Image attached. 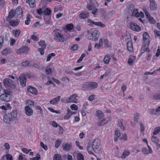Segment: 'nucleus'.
Wrapping results in <instances>:
<instances>
[{
    "label": "nucleus",
    "mask_w": 160,
    "mask_h": 160,
    "mask_svg": "<svg viewBox=\"0 0 160 160\" xmlns=\"http://www.w3.org/2000/svg\"><path fill=\"white\" fill-rule=\"evenodd\" d=\"M17 112L14 111L10 113L5 115L3 117V121L7 124H9L11 122L14 120L17 117Z\"/></svg>",
    "instance_id": "nucleus-1"
},
{
    "label": "nucleus",
    "mask_w": 160,
    "mask_h": 160,
    "mask_svg": "<svg viewBox=\"0 0 160 160\" xmlns=\"http://www.w3.org/2000/svg\"><path fill=\"white\" fill-rule=\"evenodd\" d=\"M3 84L5 87L11 90L15 88L16 85L14 81L9 78H5L3 80Z\"/></svg>",
    "instance_id": "nucleus-2"
},
{
    "label": "nucleus",
    "mask_w": 160,
    "mask_h": 160,
    "mask_svg": "<svg viewBox=\"0 0 160 160\" xmlns=\"http://www.w3.org/2000/svg\"><path fill=\"white\" fill-rule=\"evenodd\" d=\"M88 38L90 40H92L94 41L98 40L99 36V33L98 31H94L92 32H90V31H87Z\"/></svg>",
    "instance_id": "nucleus-3"
},
{
    "label": "nucleus",
    "mask_w": 160,
    "mask_h": 160,
    "mask_svg": "<svg viewBox=\"0 0 160 160\" xmlns=\"http://www.w3.org/2000/svg\"><path fill=\"white\" fill-rule=\"evenodd\" d=\"M43 13L46 16H49L48 18V20H47L46 18L44 17V19L45 20V22L46 24H49L50 23V20L51 18V10L48 8H45L43 12Z\"/></svg>",
    "instance_id": "nucleus-4"
},
{
    "label": "nucleus",
    "mask_w": 160,
    "mask_h": 160,
    "mask_svg": "<svg viewBox=\"0 0 160 160\" xmlns=\"http://www.w3.org/2000/svg\"><path fill=\"white\" fill-rule=\"evenodd\" d=\"M100 146V143L98 139H95L92 143V147L93 150L95 152L97 150H98L99 147Z\"/></svg>",
    "instance_id": "nucleus-5"
},
{
    "label": "nucleus",
    "mask_w": 160,
    "mask_h": 160,
    "mask_svg": "<svg viewBox=\"0 0 160 160\" xmlns=\"http://www.w3.org/2000/svg\"><path fill=\"white\" fill-rule=\"evenodd\" d=\"M24 74H22L19 77V81L20 84L23 87H25L26 85V78Z\"/></svg>",
    "instance_id": "nucleus-6"
},
{
    "label": "nucleus",
    "mask_w": 160,
    "mask_h": 160,
    "mask_svg": "<svg viewBox=\"0 0 160 160\" xmlns=\"http://www.w3.org/2000/svg\"><path fill=\"white\" fill-rule=\"evenodd\" d=\"M29 50V48L27 46H23L22 47L17 51V53L18 54L27 53L28 52Z\"/></svg>",
    "instance_id": "nucleus-7"
},
{
    "label": "nucleus",
    "mask_w": 160,
    "mask_h": 160,
    "mask_svg": "<svg viewBox=\"0 0 160 160\" xmlns=\"http://www.w3.org/2000/svg\"><path fill=\"white\" fill-rule=\"evenodd\" d=\"M54 39L57 42H63L64 40V39L61 34L59 33H56L55 34Z\"/></svg>",
    "instance_id": "nucleus-8"
},
{
    "label": "nucleus",
    "mask_w": 160,
    "mask_h": 160,
    "mask_svg": "<svg viewBox=\"0 0 160 160\" xmlns=\"http://www.w3.org/2000/svg\"><path fill=\"white\" fill-rule=\"evenodd\" d=\"M14 12L15 15H17L18 18H20L22 17L23 11L20 7L17 8Z\"/></svg>",
    "instance_id": "nucleus-9"
},
{
    "label": "nucleus",
    "mask_w": 160,
    "mask_h": 160,
    "mask_svg": "<svg viewBox=\"0 0 160 160\" xmlns=\"http://www.w3.org/2000/svg\"><path fill=\"white\" fill-rule=\"evenodd\" d=\"M10 96L9 94H3L0 96L1 100L4 102H8L10 99Z\"/></svg>",
    "instance_id": "nucleus-10"
},
{
    "label": "nucleus",
    "mask_w": 160,
    "mask_h": 160,
    "mask_svg": "<svg viewBox=\"0 0 160 160\" xmlns=\"http://www.w3.org/2000/svg\"><path fill=\"white\" fill-rule=\"evenodd\" d=\"M63 150L66 152L69 151L72 147V145L68 143H63L62 144Z\"/></svg>",
    "instance_id": "nucleus-11"
},
{
    "label": "nucleus",
    "mask_w": 160,
    "mask_h": 160,
    "mask_svg": "<svg viewBox=\"0 0 160 160\" xmlns=\"http://www.w3.org/2000/svg\"><path fill=\"white\" fill-rule=\"evenodd\" d=\"M27 91L33 94L37 95L38 94V92L36 88L32 87V86H29L28 87Z\"/></svg>",
    "instance_id": "nucleus-12"
},
{
    "label": "nucleus",
    "mask_w": 160,
    "mask_h": 160,
    "mask_svg": "<svg viewBox=\"0 0 160 160\" xmlns=\"http://www.w3.org/2000/svg\"><path fill=\"white\" fill-rule=\"evenodd\" d=\"M143 40L144 43H146L147 44H150L149 37L148 34L146 32L143 34Z\"/></svg>",
    "instance_id": "nucleus-13"
},
{
    "label": "nucleus",
    "mask_w": 160,
    "mask_h": 160,
    "mask_svg": "<svg viewBox=\"0 0 160 160\" xmlns=\"http://www.w3.org/2000/svg\"><path fill=\"white\" fill-rule=\"evenodd\" d=\"M128 42H127V45L128 50L130 52L133 50L132 43L130 38H128Z\"/></svg>",
    "instance_id": "nucleus-14"
},
{
    "label": "nucleus",
    "mask_w": 160,
    "mask_h": 160,
    "mask_svg": "<svg viewBox=\"0 0 160 160\" xmlns=\"http://www.w3.org/2000/svg\"><path fill=\"white\" fill-rule=\"evenodd\" d=\"M78 97L77 94H73L68 98L69 102H73L76 103L77 102V99L76 98Z\"/></svg>",
    "instance_id": "nucleus-15"
},
{
    "label": "nucleus",
    "mask_w": 160,
    "mask_h": 160,
    "mask_svg": "<svg viewBox=\"0 0 160 160\" xmlns=\"http://www.w3.org/2000/svg\"><path fill=\"white\" fill-rule=\"evenodd\" d=\"M130 27L132 30H141L140 27L134 22H131L130 24Z\"/></svg>",
    "instance_id": "nucleus-16"
},
{
    "label": "nucleus",
    "mask_w": 160,
    "mask_h": 160,
    "mask_svg": "<svg viewBox=\"0 0 160 160\" xmlns=\"http://www.w3.org/2000/svg\"><path fill=\"white\" fill-rule=\"evenodd\" d=\"M25 111L26 114L28 116L31 115L33 112L32 109L28 106H27L25 107Z\"/></svg>",
    "instance_id": "nucleus-17"
},
{
    "label": "nucleus",
    "mask_w": 160,
    "mask_h": 160,
    "mask_svg": "<svg viewBox=\"0 0 160 160\" xmlns=\"http://www.w3.org/2000/svg\"><path fill=\"white\" fill-rule=\"evenodd\" d=\"M15 15L14 10L13 9H11L9 12V15L6 18L7 21H9L10 19L13 18Z\"/></svg>",
    "instance_id": "nucleus-18"
},
{
    "label": "nucleus",
    "mask_w": 160,
    "mask_h": 160,
    "mask_svg": "<svg viewBox=\"0 0 160 160\" xmlns=\"http://www.w3.org/2000/svg\"><path fill=\"white\" fill-rule=\"evenodd\" d=\"M79 16L81 19H85L89 17V13L87 11H85L81 13L79 15Z\"/></svg>",
    "instance_id": "nucleus-19"
},
{
    "label": "nucleus",
    "mask_w": 160,
    "mask_h": 160,
    "mask_svg": "<svg viewBox=\"0 0 160 160\" xmlns=\"http://www.w3.org/2000/svg\"><path fill=\"white\" fill-rule=\"evenodd\" d=\"M148 112L150 114L158 116L160 115L159 112H158L156 111V109H154L152 108L149 109L148 110Z\"/></svg>",
    "instance_id": "nucleus-20"
},
{
    "label": "nucleus",
    "mask_w": 160,
    "mask_h": 160,
    "mask_svg": "<svg viewBox=\"0 0 160 160\" xmlns=\"http://www.w3.org/2000/svg\"><path fill=\"white\" fill-rule=\"evenodd\" d=\"M90 90L96 88L98 87L97 83L94 82H89Z\"/></svg>",
    "instance_id": "nucleus-21"
},
{
    "label": "nucleus",
    "mask_w": 160,
    "mask_h": 160,
    "mask_svg": "<svg viewBox=\"0 0 160 160\" xmlns=\"http://www.w3.org/2000/svg\"><path fill=\"white\" fill-rule=\"evenodd\" d=\"M60 99V96H58L56 98L50 101V103L52 104H54L58 103Z\"/></svg>",
    "instance_id": "nucleus-22"
},
{
    "label": "nucleus",
    "mask_w": 160,
    "mask_h": 160,
    "mask_svg": "<svg viewBox=\"0 0 160 160\" xmlns=\"http://www.w3.org/2000/svg\"><path fill=\"white\" fill-rule=\"evenodd\" d=\"M19 20L18 19H16V20H12L9 23L10 25L12 27L17 26L19 24Z\"/></svg>",
    "instance_id": "nucleus-23"
},
{
    "label": "nucleus",
    "mask_w": 160,
    "mask_h": 160,
    "mask_svg": "<svg viewBox=\"0 0 160 160\" xmlns=\"http://www.w3.org/2000/svg\"><path fill=\"white\" fill-rule=\"evenodd\" d=\"M12 52V51L11 49L9 48H5L1 52L2 55H6L8 54L11 53Z\"/></svg>",
    "instance_id": "nucleus-24"
},
{
    "label": "nucleus",
    "mask_w": 160,
    "mask_h": 160,
    "mask_svg": "<svg viewBox=\"0 0 160 160\" xmlns=\"http://www.w3.org/2000/svg\"><path fill=\"white\" fill-rule=\"evenodd\" d=\"M136 57L133 56H130L128 60V63L129 65H132L133 64L134 61L135 60Z\"/></svg>",
    "instance_id": "nucleus-25"
},
{
    "label": "nucleus",
    "mask_w": 160,
    "mask_h": 160,
    "mask_svg": "<svg viewBox=\"0 0 160 160\" xmlns=\"http://www.w3.org/2000/svg\"><path fill=\"white\" fill-rule=\"evenodd\" d=\"M130 154V152L129 151L125 150L122 154V156L120 157L122 159H125Z\"/></svg>",
    "instance_id": "nucleus-26"
},
{
    "label": "nucleus",
    "mask_w": 160,
    "mask_h": 160,
    "mask_svg": "<svg viewBox=\"0 0 160 160\" xmlns=\"http://www.w3.org/2000/svg\"><path fill=\"white\" fill-rule=\"evenodd\" d=\"M74 27L73 24L72 23H69L67 24L65 27L63 28V29L67 30H71L73 29Z\"/></svg>",
    "instance_id": "nucleus-27"
},
{
    "label": "nucleus",
    "mask_w": 160,
    "mask_h": 160,
    "mask_svg": "<svg viewBox=\"0 0 160 160\" xmlns=\"http://www.w3.org/2000/svg\"><path fill=\"white\" fill-rule=\"evenodd\" d=\"M149 44H147L146 43L143 42L142 48L143 50H145V51H147L148 52H150V50L148 49V46Z\"/></svg>",
    "instance_id": "nucleus-28"
},
{
    "label": "nucleus",
    "mask_w": 160,
    "mask_h": 160,
    "mask_svg": "<svg viewBox=\"0 0 160 160\" xmlns=\"http://www.w3.org/2000/svg\"><path fill=\"white\" fill-rule=\"evenodd\" d=\"M132 17L136 16V17H139V14L138 12V10L137 9H134L133 12H132L130 15Z\"/></svg>",
    "instance_id": "nucleus-29"
},
{
    "label": "nucleus",
    "mask_w": 160,
    "mask_h": 160,
    "mask_svg": "<svg viewBox=\"0 0 160 160\" xmlns=\"http://www.w3.org/2000/svg\"><path fill=\"white\" fill-rule=\"evenodd\" d=\"M105 119H103L102 120L100 119L97 122V124L98 126H102L104 125L107 122Z\"/></svg>",
    "instance_id": "nucleus-30"
},
{
    "label": "nucleus",
    "mask_w": 160,
    "mask_h": 160,
    "mask_svg": "<svg viewBox=\"0 0 160 160\" xmlns=\"http://www.w3.org/2000/svg\"><path fill=\"white\" fill-rule=\"evenodd\" d=\"M157 5L155 1L150 2V8L152 10H154L156 9Z\"/></svg>",
    "instance_id": "nucleus-31"
},
{
    "label": "nucleus",
    "mask_w": 160,
    "mask_h": 160,
    "mask_svg": "<svg viewBox=\"0 0 160 160\" xmlns=\"http://www.w3.org/2000/svg\"><path fill=\"white\" fill-rule=\"evenodd\" d=\"M71 112L72 111L69 109H68L66 115L64 117V119L66 120L69 119L71 116V114H70Z\"/></svg>",
    "instance_id": "nucleus-32"
},
{
    "label": "nucleus",
    "mask_w": 160,
    "mask_h": 160,
    "mask_svg": "<svg viewBox=\"0 0 160 160\" xmlns=\"http://www.w3.org/2000/svg\"><path fill=\"white\" fill-rule=\"evenodd\" d=\"M39 46H41L42 48H46L47 45L44 40H41L38 42Z\"/></svg>",
    "instance_id": "nucleus-33"
},
{
    "label": "nucleus",
    "mask_w": 160,
    "mask_h": 160,
    "mask_svg": "<svg viewBox=\"0 0 160 160\" xmlns=\"http://www.w3.org/2000/svg\"><path fill=\"white\" fill-rule=\"evenodd\" d=\"M82 87L83 88H84L86 90H90L89 85V82H86L84 83L82 86Z\"/></svg>",
    "instance_id": "nucleus-34"
},
{
    "label": "nucleus",
    "mask_w": 160,
    "mask_h": 160,
    "mask_svg": "<svg viewBox=\"0 0 160 160\" xmlns=\"http://www.w3.org/2000/svg\"><path fill=\"white\" fill-rule=\"evenodd\" d=\"M110 60V58L108 54L106 55L104 58L103 61L104 63L106 64L109 63Z\"/></svg>",
    "instance_id": "nucleus-35"
},
{
    "label": "nucleus",
    "mask_w": 160,
    "mask_h": 160,
    "mask_svg": "<svg viewBox=\"0 0 160 160\" xmlns=\"http://www.w3.org/2000/svg\"><path fill=\"white\" fill-rule=\"evenodd\" d=\"M32 17L30 15V14H28L27 17V19L25 21V23L26 25H29L30 22V19Z\"/></svg>",
    "instance_id": "nucleus-36"
},
{
    "label": "nucleus",
    "mask_w": 160,
    "mask_h": 160,
    "mask_svg": "<svg viewBox=\"0 0 160 160\" xmlns=\"http://www.w3.org/2000/svg\"><path fill=\"white\" fill-rule=\"evenodd\" d=\"M135 9L134 6L133 4L130 5L129 6V8L128 9V12L130 15L133 11Z\"/></svg>",
    "instance_id": "nucleus-37"
},
{
    "label": "nucleus",
    "mask_w": 160,
    "mask_h": 160,
    "mask_svg": "<svg viewBox=\"0 0 160 160\" xmlns=\"http://www.w3.org/2000/svg\"><path fill=\"white\" fill-rule=\"evenodd\" d=\"M31 64L29 61H26L22 63V66L26 67H30Z\"/></svg>",
    "instance_id": "nucleus-38"
},
{
    "label": "nucleus",
    "mask_w": 160,
    "mask_h": 160,
    "mask_svg": "<svg viewBox=\"0 0 160 160\" xmlns=\"http://www.w3.org/2000/svg\"><path fill=\"white\" fill-rule=\"evenodd\" d=\"M29 6L32 8L35 6V1L34 0H28Z\"/></svg>",
    "instance_id": "nucleus-39"
},
{
    "label": "nucleus",
    "mask_w": 160,
    "mask_h": 160,
    "mask_svg": "<svg viewBox=\"0 0 160 160\" xmlns=\"http://www.w3.org/2000/svg\"><path fill=\"white\" fill-rule=\"evenodd\" d=\"M26 104H27L28 105L30 106L31 107H32V106H34V102L32 100H28L26 101Z\"/></svg>",
    "instance_id": "nucleus-40"
},
{
    "label": "nucleus",
    "mask_w": 160,
    "mask_h": 160,
    "mask_svg": "<svg viewBox=\"0 0 160 160\" xmlns=\"http://www.w3.org/2000/svg\"><path fill=\"white\" fill-rule=\"evenodd\" d=\"M53 160H62L61 156L59 154H55L53 156Z\"/></svg>",
    "instance_id": "nucleus-41"
},
{
    "label": "nucleus",
    "mask_w": 160,
    "mask_h": 160,
    "mask_svg": "<svg viewBox=\"0 0 160 160\" xmlns=\"http://www.w3.org/2000/svg\"><path fill=\"white\" fill-rule=\"evenodd\" d=\"M97 116L100 119L104 116L103 113L100 111L98 110L97 111Z\"/></svg>",
    "instance_id": "nucleus-42"
},
{
    "label": "nucleus",
    "mask_w": 160,
    "mask_h": 160,
    "mask_svg": "<svg viewBox=\"0 0 160 160\" xmlns=\"http://www.w3.org/2000/svg\"><path fill=\"white\" fill-rule=\"evenodd\" d=\"M77 160H84V157L81 153H79L77 155Z\"/></svg>",
    "instance_id": "nucleus-43"
},
{
    "label": "nucleus",
    "mask_w": 160,
    "mask_h": 160,
    "mask_svg": "<svg viewBox=\"0 0 160 160\" xmlns=\"http://www.w3.org/2000/svg\"><path fill=\"white\" fill-rule=\"evenodd\" d=\"M13 34L16 38L18 37L20 35V31H12Z\"/></svg>",
    "instance_id": "nucleus-44"
},
{
    "label": "nucleus",
    "mask_w": 160,
    "mask_h": 160,
    "mask_svg": "<svg viewBox=\"0 0 160 160\" xmlns=\"http://www.w3.org/2000/svg\"><path fill=\"white\" fill-rule=\"evenodd\" d=\"M152 141L156 143H158L159 142V139L156 137L153 136L152 137Z\"/></svg>",
    "instance_id": "nucleus-45"
},
{
    "label": "nucleus",
    "mask_w": 160,
    "mask_h": 160,
    "mask_svg": "<svg viewBox=\"0 0 160 160\" xmlns=\"http://www.w3.org/2000/svg\"><path fill=\"white\" fill-rule=\"evenodd\" d=\"M118 125L121 129L123 130H125V128L122 123V120H119L118 121Z\"/></svg>",
    "instance_id": "nucleus-46"
},
{
    "label": "nucleus",
    "mask_w": 160,
    "mask_h": 160,
    "mask_svg": "<svg viewBox=\"0 0 160 160\" xmlns=\"http://www.w3.org/2000/svg\"><path fill=\"white\" fill-rule=\"evenodd\" d=\"M48 109L51 112L53 113H55L57 114H60L61 112L59 111L55 110L53 108L51 107L48 108Z\"/></svg>",
    "instance_id": "nucleus-47"
},
{
    "label": "nucleus",
    "mask_w": 160,
    "mask_h": 160,
    "mask_svg": "<svg viewBox=\"0 0 160 160\" xmlns=\"http://www.w3.org/2000/svg\"><path fill=\"white\" fill-rule=\"evenodd\" d=\"M40 159V156L39 154L37 153L36 156L32 158H30V160H39Z\"/></svg>",
    "instance_id": "nucleus-48"
},
{
    "label": "nucleus",
    "mask_w": 160,
    "mask_h": 160,
    "mask_svg": "<svg viewBox=\"0 0 160 160\" xmlns=\"http://www.w3.org/2000/svg\"><path fill=\"white\" fill-rule=\"evenodd\" d=\"M139 114L138 113H136L135 114L134 117V121L137 122H138L139 120Z\"/></svg>",
    "instance_id": "nucleus-49"
},
{
    "label": "nucleus",
    "mask_w": 160,
    "mask_h": 160,
    "mask_svg": "<svg viewBox=\"0 0 160 160\" xmlns=\"http://www.w3.org/2000/svg\"><path fill=\"white\" fill-rule=\"evenodd\" d=\"M85 54L84 53L82 54L79 59L77 60V62L78 63H79L80 62H81L82 60H83V59L85 57Z\"/></svg>",
    "instance_id": "nucleus-50"
},
{
    "label": "nucleus",
    "mask_w": 160,
    "mask_h": 160,
    "mask_svg": "<svg viewBox=\"0 0 160 160\" xmlns=\"http://www.w3.org/2000/svg\"><path fill=\"white\" fill-rule=\"evenodd\" d=\"M62 142L59 140H57L55 142V147L57 148H58L60 144H61Z\"/></svg>",
    "instance_id": "nucleus-51"
},
{
    "label": "nucleus",
    "mask_w": 160,
    "mask_h": 160,
    "mask_svg": "<svg viewBox=\"0 0 160 160\" xmlns=\"http://www.w3.org/2000/svg\"><path fill=\"white\" fill-rule=\"evenodd\" d=\"M45 48H39L38 49V51L40 52L41 55H43L44 54V51Z\"/></svg>",
    "instance_id": "nucleus-52"
},
{
    "label": "nucleus",
    "mask_w": 160,
    "mask_h": 160,
    "mask_svg": "<svg viewBox=\"0 0 160 160\" xmlns=\"http://www.w3.org/2000/svg\"><path fill=\"white\" fill-rule=\"evenodd\" d=\"M153 99L155 100L160 99V93L154 95L153 96Z\"/></svg>",
    "instance_id": "nucleus-53"
},
{
    "label": "nucleus",
    "mask_w": 160,
    "mask_h": 160,
    "mask_svg": "<svg viewBox=\"0 0 160 160\" xmlns=\"http://www.w3.org/2000/svg\"><path fill=\"white\" fill-rule=\"evenodd\" d=\"M61 101L62 102H65V103H69V102L68 98H67L66 97H65L63 98H62L61 99Z\"/></svg>",
    "instance_id": "nucleus-54"
},
{
    "label": "nucleus",
    "mask_w": 160,
    "mask_h": 160,
    "mask_svg": "<svg viewBox=\"0 0 160 160\" xmlns=\"http://www.w3.org/2000/svg\"><path fill=\"white\" fill-rule=\"evenodd\" d=\"M96 23L97 24H96V26L100 27L102 28H103L105 26V24H103L101 22H97Z\"/></svg>",
    "instance_id": "nucleus-55"
},
{
    "label": "nucleus",
    "mask_w": 160,
    "mask_h": 160,
    "mask_svg": "<svg viewBox=\"0 0 160 160\" xmlns=\"http://www.w3.org/2000/svg\"><path fill=\"white\" fill-rule=\"evenodd\" d=\"M39 64L38 63H34L33 64L31 63L30 65V67H32L33 68H39Z\"/></svg>",
    "instance_id": "nucleus-56"
},
{
    "label": "nucleus",
    "mask_w": 160,
    "mask_h": 160,
    "mask_svg": "<svg viewBox=\"0 0 160 160\" xmlns=\"http://www.w3.org/2000/svg\"><path fill=\"white\" fill-rule=\"evenodd\" d=\"M40 145L45 150H47L48 148L46 145H45L44 144V143L42 142H41L40 143Z\"/></svg>",
    "instance_id": "nucleus-57"
},
{
    "label": "nucleus",
    "mask_w": 160,
    "mask_h": 160,
    "mask_svg": "<svg viewBox=\"0 0 160 160\" xmlns=\"http://www.w3.org/2000/svg\"><path fill=\"white\" fill-rule=\"evenodd\" d=\"M159 128L158 127H156L153 131V133L154 135H157L160 132Z\"/></svg>",
    "instance_id": "nucleus-58"
},
{
    "label": "nucleus",
    "mask_w": 160,
    "mask_h": 160,
    "mask_svg": "<svg viewBox=\"0 0 160 160\" xmlns=\"http://www.w3.org/2000/svg\"><path fill=\"white\" fill-rule=\"evenodd\" d=\"M78 48V45L77 44L73 45L71 47V49L72 51L77 50Z\"/></svg>",
    "instance_id": "nucleus-59"
},
{
    "label": "nucleus",
    "mask_w": 160,
    "mask_h": 160,
    "mask_svg": "<svg viewBox=\"0 0 160 160\" xmlns=\"http://www.w3.org/2000/svg\"><path fill=\"white\" fill-rule=\"evenodd\" d=\"M70 108L73 110H77L78 107L76 105L73 104L71 106Z\"/></svg>",
    "instance_id": "nucleus-60"
},
{
    "label": "nucleus",
    "mask_w": 160,
    "mask_h": 160,
    "mask_svg": "<svg viewBox=\"0 0 160 160\" xmlns=\"http://www.w3.org/2000/svg\"><path fill=\"white\" fill-rule=\"evenodd\" d=\"M115 135L118 138H119V137H120L121 134L119 130H117L115 131Z\"/></svg>",
    "instance_id": "nucleus-61"
},
{
    "label": "nucleus",
    "mask_w": 160,
    "mask_h": 160,
    "mask_svg": "<svg viewBox=\"0 0 160 160\" xmlns=\"http://www.w3.org/2000/svg\"><path fill=\"white\" fill-rule=\"evenodd\" d=\"M23 154L22 153H20L19 154V156L18 158V160H27V159L23 157Z\"/></svg>",
    "instance_id": "nucleus-62"
},
{
    "label": "nucleus",
    "mask_w": 160,
    "mask_h": 160,
    "mask_svg": "<svg viewBox=\"0 0 160 160\" xmlns=\"http://www.w3.org/2000/svg\"><path fill=\"white\" fill-rule=\"evenodd\" d=\"M148 19L149 21L151 24H154L155 22V20L152 17H151Z\"/></svg>",
    "instance_id": "nucleus-63"
},
{
    "label": "nucleus",
    "mask_w": 160,
    "mask_h": 160,
    "mask_svg": "<svg viewBox=\"0 0 160 160\" xmlns=\"http://www.w3.org/2000/svg\"><path fill=\"white\" fill-rule=\"evenodd\" d=\"M6 157L7 160H12L13 159L12 156L10 154H7Z\"/></svg>",
    "instance_id": "nucleus-64"
}]
</instances>
